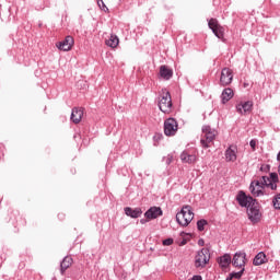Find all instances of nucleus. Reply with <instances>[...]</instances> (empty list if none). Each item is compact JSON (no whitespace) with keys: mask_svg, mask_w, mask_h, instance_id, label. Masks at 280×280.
Returning a JSON list of instances; mask_svg holds the SVG:
<instances>
[{"mask_svg":"<svg viewBox=\"0 0 280 280\" xmlns=\"http://www.w3.org/2000/svg\"><path fill=\"white\" fill-rule=\"evenodd\" d=\"M191 220H194V210H191V206H184L176 214V221L180 226H189Z\"/></svg>","mask_w":280,"mask_h":280,"instance_id":"f257e3e1","label":"nucleus"},{"mask_svg":"<svg viewBox=\"0 0 280 280\" xmlns=\"http://www.w3.org/2000/svg\"><path fill=\"white\" fill-rule=\"evenodd\" d=\"M215 137H218V131L215 129H211L210 126H203L202 138L200 140L202 148H211V143L215 141Z\"/></svg>","mask_w":280,"mask_h":280,"instance_id":"f03ea898","label":"nucleus"},{"mask_svg":"<svg viewBox=\"0 0 280 280\" xmlns=\"http://www.w3.org/2000/svg\"><path fill=\"white\" fill-rule=\"evenodd\" d=\"M159 108L162 113L165 115H170L172 110H174L173 104H172V95L167 91H163L162 95L160 96L159 101Z\"/></svg>","mask_w":280,"mask_h":280,"instance_id":"7ed1b4c3","label":"nucleus"},{"mask_svg":"<svg viewBox=\"0 0 280 280\" xmlns=\"http://www.w3.org/2000/svg\"><path fill=\"white\" fill-rule=\"evenodd\" d=\"M268 180H270V178L262 176L259 180L252 182L249 190L253 196H264V187L268 185Z\"/></svg>","mask_w":280,"mask_h":280,"instance_id":"20e7f679","label":"nucleus"},{"mask_svg":"<svg viewBox=\"0 0 280 280\" xmlns=\"http://www.w3.org/2000/svg\"><path fill=\"white\" fill-rule=\"evenodd\" d=\"M210 259L211 255L209 254V248H202L195 256V266L197 268H205Z\"/></svg>","mask_w":280,"mask_h":280,"instance_id":"39448f33","label":"nucleus"},{"mask_svg":"<svg viewBox=\"0 0 280 280\" xmlns=\"http://www.w3.org/2000/svg\"><path fill=\"white\" fill-rule=\"evenodd\" d=\"M247 215L250 222L257 224L261 220V212L259 211V203L255 201L247 208Z\"/></svg>","mask_w":280,"mask_h":280,"instance_id":"423d86ee","label":"nucleus"},{"mask_svg":"<svg viewBox=\"0 0 280 280\" xmlns=\"http://www.w3.org/2000/svg\"><path fill=\"white\" fill-rule=\"evenodd\" d=\"M178 132V121L174 118H167L164 121V135L166 137H174Z\"/></svg>","mask_w":280,"mask_h":280,"instance_id":"0eeeda50","label":"nucleus"},{"mask_svg":"<svg viewBox=\"0 0 280 280\" xmlns=\"http://www.w3.org/2000/svg\"><path fill=\"white\" fill-rule=\"evenodd\" d=\"M208 26L213 32L214 36H217V38H220L224 42V28L222 25H220V22H218L217 19H210L208 22Z\"/></svg>","mask_w":280,"mask_h":280,"instance_id":"6e6552de","label":"nucleus"},{"mask_svg":"<svg viewBox=\"0 0 280 280\" xmlns=\"http://www.w3.org/2000/svg\"><path fill=\"white\" fill-rule=\"evenodd\" d=\"M236 200H237L238 205H241L242 207H247V209L252 205H255V202H257L255 199H253V197L247 196L246 192H244L242 190L237 194Z\"/></svg>","mask_w":280,"mask_h":280,"instance_id":"1a4fd4ad","label":"nucleus"},{"mask_svg":"<svg viewBox=\"0 0 280 280\" xmlns=\"http://www.w3.org/2000/svg\"><path fill=\"white\" fill-rule=\"evenodd\" d=\"M233 82V70L230 68H223L220 77L221 86H229Z\"/></svg>","mask_w":280,"mask_h":280,"instance_id":"9d476101","label":"nucleus"},{"mask_svg":"<svg viewBox=\"0 0 280 280\" xmlns=\"http://www.w3.org/2000/svg\"><path fill=\"white\" fill-rule=\"evenodd\" d=\"M180 161L184 163H188L189 165L196 163L198 161V151H184L180 154Z\"/></svg>","mask_w":280,"mask_h":280,"instance_id":"9b49d317","label":"nucleus"},{"mask_svg":"<svg viewBox=\"0 0 280 280\" xmlns=\"http://www.w3.org/2000/svg\"><path fill=\"white\" fill-rule=\"evenodd\" d=\"M232 265L234 266V268H241V270L244 269V267L246 266V253H236L232 259Z\"/></svg>","mask_w":280,"mask_h":280,"instance_id":"f8f14e48","label":"nucleus"},{"mask_svg":"<svg viewBox=\"0 0 280 280\" xmlns=\"http://www.w3.org/2000/svg\"><path fill=\"white\" fill-rule=\"evenodd\" d=\"M75 40L73 39L72 36H67L65 40L58 42L56 44V47L60 49V51H71Z\"/></svg>","mask_w":280,"mask_h":280,"instance_id":"ddd939ff","label":"nucleus"},{"mask_svg":"<svg viewBox=\"0 0 280 280\" xmlns=\"http://www.w3.org/2000/svg\"><path fill=\"white\" fill-rule=\"evenodd\" d=\"M236 110L240 115H248L253 110V102L247 101L236 105Z\"/></svg>","mask_w":280,"mask_h":280,"instance_id":"4468645a","label":"nucleus"},{"mask_svg":"<svg viewBox=\"0 0 280 280\" xmlns=\"http://www.w3.org/2000/svg\"><path fill=\"white\" fill-rule=\"evenodd\" d=\"M225 161L235 163L237 161V147L230 145L225 151Z\"/></svg>","mask_w":280,"mask_h":280,"instance_id":"2eb2a0df","label":"nucleus"},{"mask_svg":"<svg viewBox=\"0 0 280 280\" xmlns=\"http://www.w3.org/2000/svg\"><path fill=\"white\" fill-rule=\"evenodd\" d=\"M82 117H84L83 108H78V107L72 108L70 119L73 124H80V121H82Z\"/></svg>","mask_w":280,"mask_h":280,"instance_id":"dca6fc26","label":"nucleus"},{"mask_svg":"<svg viewBox=\"0 0 280 280\" xmlns=\"http://www.w3.org/2000/svg\"><path fill=\"white\" fill-rule=\"evenodd\" d=\"M160 215H163V210L158 207H152L144 213L147 220H156Z\"/></svg>","mask_w":280,"mask_h":280,"instance_id":"f3484780","label":"nucleus"},{"mask_svg":"<svg viewBox=\"0 0 280 280\" xmlns=\"http://www.w3.org/2000/svg\"><path fill=\"white\" fill-rule=\"evenodd\" d=\"M160 75L163 78V80H171L172 75H174V71H172V69H170L167 66H161Z\"/></svg>","mask_w":280,"mask_h":280,"instance_id":"a211bd4d","label":"nucleus"},{"mask_svg":"<svg viewBox=\"0 0 280 280\" xmlns=\"http://www.w3.org/2000/svg\"><path fill=\"white\" fill-rule=\"evenodd\" d=\"M71 266H73V258L66 256L60 265L61 275H65V272L68 270V268H71Z\"/></svg>","mask_w":280,"mask_h":280,"instance_id":"6ab92c4d","label":"nucleus"},{"mask_svg":"<svg viewBox=\"0 0 280 280\" xmlns=\"http://www.w3.org/2000/svg\"><path fill=\"white\" fill-rule=\"evenodd\" d=\"M125 213L126 215H129V218H140L143 211H141V208H125Z\"/></svg>","mask_w":280,"mask_h":280,"instance_id":"aec40b11","label":"nucleus"},{"mask_svg":"<svg viewBox=\"0 0 280 280\" xmlns=\"http://www.w3.org/2000/svg\"><path fill=\"white\" fill-rule=\"evenodd\" d=\"M105 45H107V47H112V49H115L119 45V37L112 34L110 37L106 39Z\"/></svg>","mask_w":280,"mask_h":280,"instance_id":"412c9836","label":"nucleus"},{"mask_svg":"<svg viewBox=\"0 0 280 280\" xmlns=\"http://www.w3.org/2000/svg\"><path fill=\"white\" fill-rule=\"evenodd\" d=\"M266 254L264 252L258 253L254 258V266H261L262 264H266Z\"/></svg>","mask_w":280,"mask_h":280,"instance_id":"4be33fe9","label":"nucleus"},{"mask_svg":"<svg viewBox=\"0 0 280 280\" xmlns=\"http://www.w3.org/2000/svg\"><path fill=\"white\" fill-rule=\"evenodd\" d=\"M219 266H221L222 268H229L230 264H231V255L225 254L222 257L219 258L218 260Z\"/></svg>","mask_w":280,"mask_h":280,"instance_id":"5701e85b","label":"nucleus"},{"mask_svg":"<svg viewBox=\"0 0 280 280\" xmlns=\"http://www.w3.org/2000/svg\"><path fill=\"white\" fill-rule=\"evenodd\" d=\"M221 97L223 104H226V102H229L233 97V90H231V88H226L225 90H223Z\"/></svg>","mask_w":280,"mask_h":280,"instance_id":"b1692460","label":"nucleus"},{"mask_svg":"<svg viewBox=\"0 0 280 280\" xmlns=\"http://www.w3.org/2000/svg\"><path fill=\"white\" fill-rule=\"evenodd\" d=\"M244 268L241 269L238 272H232L230 275L231 279H242V275H244Z\"/></svg>","mask_w":280,"mask_h":280,"instance_id":"393cba45","label":"nucleus"},{"mask_svg":"<svg viewBox=\"0 0 280 280\" xmlns=\"http://www.w3.org/2000/svg\"><path fill=\"white\" fill-rule=\"evenodd\" d=\"M205 226H207V220H199L197 222V229L198 231H205Z\"/></svg>","mask_w":280,"mask_h":280,"instance_id":"a878e982","label":"nucleus"},{"mask_svg":"<svg viewBox=\"0 0 280 280\" xmlns=\"http://www.w3.org/2000/svg\"><path fill=\"white\" fill-rule=\"evenodd\" d=\"M275 209H280V194L276 195V197L272 200Z\"/></svg>","mask_w":280,"mask_h":280,"instance_id":"bb28decb","label":"nucleus"},{"mask_svg":"<svg viewBox=\"0 0 280 280\" xmlns=\"http://www.w3.org/2000/svg\"><path fill=\"white\" fill-rule=\"evenodd\" d=\"M265 187H270L272 191L277 190V182L267 180V184H265Z\"/></svg>","mask_w":280,"mask_h":280,"instance_id":"cd10ccee","label":"nucleus"},{"mask_svg":"<svg viewBox=\"0 0 280 280\" xmlns=\"http://www.w3.org/2000/svg\"><path fill=\"white\" fill-rule=\"evenodd\" d=\"M97 4L103 10V12H108V7L104 3V0H97Z\"/></svg>","mask_w":280,"mask_h":280,"instance_id":"c85d7f7f","label":"nucleus"},{"mask_svg":"<svg viewBox=\"0 0 280 280\" xmlns=\"http://www.w3.org/2000/svg\"><path fill=\"white\" fill-rule=\"evenodd\" d=\"M269 180H271V183H279V175L277 173H271Z\"/></svg>","mask_w":280,"mask_h":280,"instance_id":"c756f323","label":"nucleus"},{"mask_svg":"<svg viewBox=\"0 0 280 280\" xmlns=\"http://www.w3.org/2000/svg\"><path fill=\"white\" fill-rule=\"evenodd\" d=\"M174 244L173 238H166L163 241V246H172Z\"/></svg>","mask_w":280,"mask_h":280,"instance_id":"7c9ffc66","label":"nucleus"},{"mask_svg":"<svg viewBox=\"0 0 280 280\" xmlns=\"http://www.w3.org/2000/svg\"><path fill=\"white\" fill-rule=\"evenodd\" d=\"M249 145H250L253 152H255V150L257 148V140H250Z\"/></svg>","mask_w":280,"mask_h":280,"instance_id":"2f4dec72","label":"nucleus"},{"mask_svg":"<svg viewBox=\"0 0 280 280\" xmlns=\"http://www.w3.org/2000/svg\"><path fill=\"white\" fill-rule=\"evenodd\" d=\"M260 171H261V172H270V165H268V164L262 165V166L260 167Z\"/></svg>","mask_w":280,"mask_h":280,"instance_id":"473e14b6","label":"nucleus"},{"mask_svg":"<svg viewBox=\"0 0 280 280\" xmlns=\"http://www.w3.org/2000/svg\"><path fill=\"white\" fill-rule=\"evenodd\" d=\"M185 244H187V241H186V240H184V241L179 244V246H185Z\"/></svg>","mask_w":280,"mask_h":280,"instance_id":"72a5a7b5","label":"nucleus"},{"mask_svg":"<svg viewBox=\"0 0 280 280\" xmlns=\"http://www.w3.org/2000/svg\"><path fill=\"white\" fill-rule=\"evenodd\" d=\"M205 245V241L200 240L199 241V246H203Z\"/></svg>","mask_w":280,"mask_h":280,"instance_id":"f704fd0d","label":"nucleus"},{"mask_svg":"<svg viewBox=\"0 0 280 280\" xmlns=\"http://www.w3.org/2000/svg\"><path fill=\"white\" fill-rule=\"evenodd\" d=\"M140 222H141V224H145L148 222V220L142 219Z\"/></svg>","mask_w":280,"mask_h":280,"instance_id":"c9c22d12","label":"nucleus"},{"mask_svg":"<svg viewBox=\"0 0 280 280\" xmlns=\"http://www.w3.org/2000/svg\"><path fill=\"white\" fill-rule=\"evenodd\" d=\"M277 161H280V151H279V153L277 155Z\"/></svg>","mask_w":280,"mask_h":280,"instance_id":"e433bc0d","label":"nucleus"},{"mask_svg":"<svg viewBox=\"0 0 280 280\" xmlns=\"http://www.w3.org/2000/svg\"><path fill=\"white\" fill-rule=\"evenodd\" d=\"M226 280H233V278H231V276L229 278H226Z\"/></svg>","mask_w":280,"mask_h":280,"instance_id":"4c0bfd02","label":"nucleus"},{"mask_svg":"<svg viewBox=\"0 0 280 280\" xmlns=\"http://www.w3.org/2000/svg\"><path fill=\"white\" fill-rule=\"evenodd\" d=\"M180 235H182V237H183V236L185 235V233H182Z\"/></svg>","mask_w":280,"mask_h":280,"instance_id":"58836bf2","label":"nucleus"}]
</instances>
